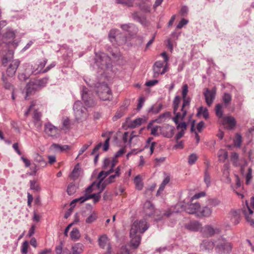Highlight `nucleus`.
<instances>
[{
    "label": "nucleus",
    "mask_w": 254,
    "mask_h": 254,
    "mask_svg": "<svg viewBox=\"0 0 254 254\" xmlns=\"http://www.w3.org/2000/svg\"><path fill=\"white\" fill-rule=\"evenodd\" d=\"M34 166H32L30 168L31 172L29 173V175L31 176L35 175L37 173L38 170L40 169V166H39L38 164L36 163H33Z\"/></svg>",
    "instance_id": "obj_47"
},
{
    "label": "nucleus",
    "mask_w": 254,
    "mask_h": 254,
    "mask_svg": "<svg viewBox=\"0 0 254 254\" xmlns=\"http://www.w3.org/2000/svg\"><path fill=\"white\" fill-rule=\"evenodd\" d=\"M252 178V169L251 168H249L248 169V172L246 175V184H249L250 181L251 180Z\"/></svg>",
    "instance_id": "obj_57"
},
{
    "label": "nucleus",
    "mask_w": 254,
    "mask_h": 254,
    "mask_svg": "<svg viewBox=\"0 0 254 254\" xmlns=\"http://www.w3.org/2000/svg\"><path fill=\"white\" fill-rule=\"evenodd\" d=\"M220 203V200L216 198L209 199L207 201V205L210 207H215Z\"/></svg>",
    "instance_id": "obj_41"
},
{
    "label": "nucleus",
    "mask_w": 254,
    "mask_h": 254,
    "mask_svg": "<svg viewBox=\"0 0 254 254\" xmlns=\"http://www.w3.org/2000/svg\"><path fill=\"white\" fill-rule=\"evenodd\" d=\"M181 97L179 96H175L174 100H173V112L174 113H176L178 111L179 104L181 102Z\"/></svg>",
    "instance_id": "obj_35"
},
{
    "label": "nucleus",
    "mask_w": 254,
    "mask_h": 254,
    "mask_svg": "<svg viewBox=\"0 0 254 254\" xmlns=\"http://www.w3.org/2000/svg\"><path fill=\"white\" fill-rule=\"evenodd\" d=\"M160 127L156 126L151 128V134L154 136H158L159 135L158 133V129Z\"/></svg>",
    "instance_id": "obj_62"
},
{
    "label": "nucleus",
    "mask_w": 254,
    "mask_h": 254,
    "mask_svg": "<svg viewBox=\"0 0 254 254\" xmlns=\"http://www.w3.org/2000/svg\"><path fill=\"white\" fill-rule=\"evenodd\" d=\"M188 23V20L183 18L178 24V25H177L176 28H178V29H181L184 25H186Z\"/></svg>",
    "instance_id": "obj_58"
},
{
    "label": "nucleus",
    "mask_w": 254,
    "mask_h": 254,
    "mask_svg": "<svg viewBox=\"0 0 254 254\" xmlns=\"http://www.w3.org/2000/svg\"><path fill=\"white\" fill-rule=\"evenodd\" d=\"M199 209V214H198V215H200L201 216L209 217L212 213V209L208 205L203 207L202 208H200Z\"/></svg>",
    "instance_id": "obj_19"
},
{
    "label": "nucleus",
    "mask_w": 254,
    "mask_h": 254,
    "mask_svg": "<svg viewBox=\"0 0 254 254\" xmlns=\"http://www.w3.org/2000/svg\"><path fill=\"white\" fill-rule=\"evenodd\" d=\"M97 218V216L95 212H93L90 216H89L85 220L86 223H92L94 222Z\"/></svg>",
    "instance_id": "obj_46"
},
{
    "label": "nucleus",
    "mask_w": 254,
    "mask_h": 254,
    "mask_svg": "<svg viewBox=\"0 0 254 254\" xmlns=\"http://www.w3.org/2000/svg\"><path fill=\"white\" fill-rule=\"evenodd\" d=\"M116 1L118 3L124 4L128 6H131L133 0H116Z\"/></svg>",
    "instance_id": "obj_49"
},
{
    "label": "nucleus",
    "mask_w": 254,
    "mask_h": 254,
    "mask_svg": "<svg viewBox=\"0 0 254 254\" xmlns=\"http://www.w3.org/2000/svg\"><path fill=\"white\" fill-rule=\"evenodd\" d=\"M95 65L103 71L108 70L112 67V63L110 58L106 54L101 53L96 54L95 58Z\"/></svg>",
    "instance_id": "obj_3"
},
{
    "label": "nucleus",
    "mask_w": 254,
    "mask_h": 254,
    "mask_svg": "<svg viewBox=\"0 0 254 254\" xmlns=\"http://www.w3.org/2000/svg\"><path fill=\"white\" fill-rule=\"evenodd\" d=\"M30 189L35 191H38L40 190L39 185L37 184L35 181H30Z\"/></svg>",
    "instance_id": "obj_48"
},
{
    "label": "nucleus",
    "mask_w": 254,
    "mask_h": 254,
    "mask_svg": "<svg viewBox=\"0 0 254 254\" xmlns=\"http://www.w3.org/2000/svg\"><path fill=\"white\" fill-rule=\"evenodd\" d=\"M218 156L219 161L224 162L228 158V152L223 150H220L218 153Z\"/></svg>",
    "instance_id": "obj_32"
},
{
    "label": "nucleus",
    "mask_w": 254,
    "mask_h": 254,
    "mask_svg": "<svg viewBox=\"0 0 254 254\" xmlns=\"http://www.w3.org/2000/svg\"><path fill=\"white\" fill-rule=\"evenodd\" d=\"M222 107L220 104H218L215 107V113L217 117L219 118H222L223 115V111L222 109Z\"/></svg>",
    "instance_id": "obj_38"
},
{
    "label": "nucleus",
    "mask_w": 254,
    "mask_h": 254,
    "mask_svg": "<svg viewBox=\"0 0 254 254\" xmlns=\"http://www.w3.org/2000/svg\"><path fill=\"white\" fill-rule=\"evenodd\" d=\"M114 172V169H110L108 171H101L98 175V177L97 178L98 179H103V180H104L105 179V178L108 176V175H109L110 174H111L112 173H113Z\"/></svg>",
    "instance_id": "obj_33"
},
{
    "label": "nucleus",
    "mask_w": 254,
    "mask_h": 254,
    "mask_svg": "<svg viewBox=\"0 0 254 254\" xmlns=\"http://www.w3.org/2000/svg\"><path fill=\"white\" fill-rule=\"evenodd\" d=\"M220 229L217 227H213L211 225H206L201 229V232L204 237H212L216 234L220 232Z\"/></svg>",
    "instance_id": "obj_9"
},
{
    "label": "nucleus",
    "mask_w": 254,
    "mask_h": 254,
    "mask_svg": "<svg viewBox=\"0 0 254 254\" xmlns=\"http://www.w3.org/2000/svg\"><path fill=\"white\" fill-rule=\"evenodd\" d=\"M20 63V62L17 59L13 60L10 62L6 69V74L8 76L12 77L15 75Z\"/></svg>",
    "instance_id": "obj_11"
},
{
    "label": "nucleus",
    "mask_w": 254,
    "mask_h": 254,
    "mask_svg": "<svg viewBox=\"0 0 254 254\" xmlns=\"http://www.w3.org/2000/svg\"><path fill=\"white\" fill-rule=\"evenodd\" d=\"M73 110L75 120L78 122H82L86 117V109L83 106L82 103L79 100L75 102Z\"/></svg>",
    "instance_id": "obj_4"
},
{
    "label": "nucleus",
    "mask_w": 254,
    "mask_h": 254,
    "mask_svg": "<svg viewBox=\"0 0 254 254\" xmlns=\"http://www.w3.org/2000/svg\"><path fill=\"white\" fill-rule=\"evenodd\" d=\"M83 251V245L81 243H76L72 247L71 254H80Z\"/></svg>",
    "instance_id": "obj_23"
},
{
    "label": "nucleus",
    "mask_w": 254,
    "mask_h": 254,
    "mask_svg": "<svg viewBox=\"0 0 254 254\" xmlns=\"http://www.w3.org/2000/svg\"><path fill=\"white\" fill-rule=\"evenodd\" d=\"M48 78L45 77L42 79H40L38 81V83L37 84V85H39L41 86H44L48 82Z\"/></svg>",
    "instance_id": "obj_61"
},
{
    "label": "nucleus",
    "mask_w": 254,
    "mask_h": 254,
    "mask_svg": "<svg viewBox=\"0 0 254 254\" xmlns=\"http://www.w3.org/2000/svg\"><path fill=\"white\" fill-rule=\"evenodd\" d=\"M183 99V103L182 105V107L181 108V111L183 112V116L182 118L184 119L187 115V111L184 109V108L186 106H189L190 102V98H187V97Z\"/></svg>",
    "instance_id": "obj_25"
},
{
    "label": "nucleus",
    "mask_w": 254,
    "mask_h": 254,
    "mask_svg": "<svg viewBox=\"0 0 254 254\" xmlns=\"http://www.w3.org/2000/svg\"><path fill=\"white\" fill-rule=\"evenodd\" d=\"M185 228L190 231L197 232L201 230L202 225L197 221H191L185 225Z\"/></svg>",
    "instance_id": "obj_12"
},
{
    "label": "nucleus",
    "mask_w": 254,
    "mask_h": 254,
    "mask_svg": "<svg viewBox=\"0 0 254 254\" xmlns=\"http://www.w3.org/2000/svg\"><path fill=\"white\" fill-rule=\"evenodd\" d=\"M28 247V243L27 241H24L21 246V253L22 254H27V249Z\"/></svg>",
    "instance_id": "obj_53"
},
{
    "label": "nucleus",
    "mask_w": 254,
    "mask_h": 254,
    "mask_svg": "<svg viewBox=\"0 0 254 254\" xmlns=\"http://www.w3.org/2000/svg\"><path fill=\"white\" fill-rule=\"evenodd\" d=\"M203 94L207 105L209 107L211 106L215 99L216 94V87H214L211 89L205 88Z\"/></svg>",
    "instance_id": "obj_8"
},
{
    "label": "nucleus",
    "mask_w": 254,
    "mask_h": 254,
    "mask_svg": "<svg viewBox=\"0 0 254 254\" xmlns=\"http://www.w3.org/2000/svg\"><path fill=\"white\" fill-rule=\"evenodd\" d=\"M231 220L235 225L238 224L240 220V211L234 210L231 212Z\"/></svg>",
    "instance_id": "obj_22"
},
{
    "label": "nucleus",
    "mask_w": 254,
    "mask_h": 254,
    "mask_svg": "<svg viewBox=\"0 0 254 254\" xmlns=\"http://www.w3.org/2000/svg\"><path fill=\"white\" fill-rule=\"evenodd\" d=\"M204 181L206 185V186L207 187H208L210 185L211 180H210V174L208 173L207 169H206L205 170Z\"/></svg>",
    "instance_id": "obj_45"
},
{
    "label": "nucleus",
    "mask_w": 254,
    "mask_h": 254,
    "mask_svg": "<svg viewBox=\"0 0 254 254\" xmlns=\"http://www.w3.org/2000/svg\"><path fill=\"white\" fill-rule=\"evenodd\" d=\"M242 141V137L241 135L239 133H237L235 135V138L234 139V144L235 146L237 147H240L241 146Z\"/></svg>",
    "instance_id": "obj_34"
},
{
    "label": "nucleus",
    "mask_w": 254,
    "mask_h": 254,
    "mask_svg": "<svg viewBox=\"0 0 254 254\" xmlns=\"http://www.w3.org/2000/svg\"><path fill=\"white\" fill-rule=\"evenodd\" d=\"M51 147L55 151L60 152L70 149V146L69 145H61L57 143L52 144Z\"/></svg>",
    "instance_id": "obj_20"
},
{
    "label": "nucleus",
    "mask_w": 254,
    "mask_h": 254,
    "mask_svg": "<svg viewBox=\"0 0 254 254\" xmlns=\"http://www.w3.org/2000/svg\"><path fill=\"white\" fill-rule=\"evenodd\" d=\"M143 120L142 118H139L135 119L130 125L131 128H135L137 126H140L143 122Z\"/></svg>",
    "instance_id": "obj_42"
},
{
    "label": "nucleus",
    "mask_w": 254,
    "mask_h": 254,
    "mask_svg": "<svg viewBox=\"0 0 254 254\" xmlns=\"http://www.w3.org/2000/svg\"><path fill=\"white\" fill-rule=\"evenodd\" d=\"M188 93V86L187 84H184L182 87V97L185 98L187 97Z\"/></svg>",
    "instance_id": "obj_56"
},
{
    "label": "nucleus",
    "mask_w": 254,
    "mask_h": 254,
    "mask_svg": "<svg viewBox=\"0 0 254 254\" xmlns=\"http://www.w3.org/2000/svg\"><path fill=\"white\" fill-rule=\"evenodd\" d=\"M215 250L217 253L220 254L229 253L232 250L230 243L223 238H219L216 241Z\"/></svg>",
    "instance_id": "obj_5"
},
{
    "label": "nucleus",
    "mask_w": 254,
    "mask_h": 254,
    "mask_svg": "<svg viewBox=\"0 0 254 254\" xmlns=\"http://www.w3.org/2000/svg\"><path fill=\"white\" fill-rule=\"evenodd\" d=\"M34 161V163H36L38 164L39 166H40V168L45 167L47 165V163L45 160L39 154H36Z\"/></svg>",
    "instance_id": "obj_18"
},
{
    "label": "nucleus",
    "mask_w": 254,
    "mask_h": 254,
    "mask_svg": "<svg viewBox=\"0 0 254 254\" xmlns=\"http://www.w3.org/2000/svg\"><path fill=\"white\" fill-rule=\"evenodd\" d=\"M231 160L233 162L234 164H236L238 162L239 158V155L236 152H232L231 156Z\"/></svg>",
    "instance_id": "obj_59"
},
{
    "label": "nucleus",
    "mask_w": 254,
    "mask_h": 254,
    "mask_svg": "<svg viewBox=\"0 0 254 254\" xmlns=\"http://www.w3.org/2000/svg\"><path fill=\"white\" fill-rule=\"evenodd\" d=\"M15 35L14 31L10 28L7 29L3 35V38L5 39L4 42L10 48H15L18 45V42L16 40H13Z\"/></svg>",
    "instance_id": "obj_6"
},
{
    "label": "nucleus",
    "mask_w": 254,
    "mask_h": 254,
    "mask_svg": "<svg viewBox=\"0 0 254 254\" xmlns=\"http://www.w3.org/2000/svg\"><path fill=\"white\" fill-rule=\"evenodd\" d=\"M201 114H202L203 115V117L205 119H207L209 117V114H208L207 109L205 107H203V106L200 107L198 109V111H197L196 115H197V116H199Z\"/></svg>",
    "instance_id": "obj_29"
},
{
    "label": "nucleus",
    "mask_w": 254,
    "mask_h": 254,
    "mask_svg": "<svg viewBox=\"0 0 254 254\" xmlns=\"http://www.w3.org/2000/svg\"><path fill=\"white\" fill-rule=\"evenodd\" d=\"M121 28L127 32L130 35H133L137 32V28L133 24H125L121 25Z\"/></svg>",
    "instance_id": "obj_15"
},
{
    "label": "nucleus",
    "mask_w": 254,
    "mask_h": 254,
    "mask_svg": "<svg viewBox=\"0 0 254 254\" xmlns=\"http://www.w3.org/2000/svg\"><path fill=\"white\" fill-rule=\"evenodd\" d=\"M56 65V63L55 62H53L52 63H51L50 65L47 66L46 68L45 69H43L42 71L41 70H39L37 72H36L35 74L37 73L38 72H41V73H46L49 70H50L51 68L55 67Z\"/></svg>",
    "instance_id": "obj_52"
},
{
    "label": "nucleus",
    "mask_w": 254,
    "mask_h": 254,
    "mask_svg": "<svg viewBox=\"0 0 254 254\" xmlns=\"http://www.w3.org/2000/svg\"><path fill=\"white\" fill-rule=\"evenodd\" d=\"M205 195V192L204 191H201L199 193H196L191 198L190 201H192L194 199H197L201 197L204 196Z\"/></svg>",
    "instance_id": "obj_60"
},
{
    "label": "nucleus",
    "mask_w": 254,
    "mask_h": 254,
    "mask_svg": "<svg viewBox=\"0 0 254 254\" xmlns=\"http://www.w3.org/2000/svg\"><path fill=\"white\" fill-rule=\"evenodd\" d=\"M216 247V242L210 241L208 240H204L200 245V247L202 250L210 251Z\"/></svg>",
    "instance_id": "obj_17"
},
{
    "label": "nucleus",
    "mask_w": 254,
    "mask_h": 254,
    "mask_svg": "<svg viewBox=\"0 0 254 254\" xmlns=\"http://www.w3.org/2000/svg\"><path fill=\"white\" fill-rule=\"evenodd\" d=\"M149 228L145 219L135 221L132 224L130 230V244L134 249H136L139 245L141 241L140 234H143Z\"/></svg>",
    "instance_id": "obj_1"
},
{
    "label": "nucleus",
    "mask_w": 254,
    "mask_h": 254,
    "mask_svg": "<svg viewBox=\"0 0 254 254\" xmlns=\"http://www.w3.org/2000/svg\"><path fill=\"white\" fill-rule=\"evenodd\" d=\"M99 180V181L97 184V187L100 190L99 192L101 193L109 184L107 183L106 180L104 182H103L104 181L103 179Z\"/></svg>",
    "instance_id": "obj_31"
},
{
    "label": "nucleus",
    "mask_w": 254,
    "mask_h": 254,
    "mask_svg": "<svg viewBox=\"0 0 254 254\" xmlns=\"http://www.w3.org/2000/svg\"><path fill=\"white\" fill-rule=\"evenodd\" d=\"M77 188L78 187L74 184L72 183H70L67 188V193L69 195L73 194L76 192Z\"/></svg>",
    "instance_id": "obj_30"
},
{
    "label": "nucleus",
    "mask_w": 254,
    "mask_h": 254,
    "mask_svg": "<svg viewBox=\"0 0 254 254\" xmlns=\"http://www.w3.org/2000/svg\"><path fill=\"white\" fill-rule=\"evenodd\" d=\"M198 157L195 153H192L188 157V163L190 165H192L194 164L195 161L197 160Z\"/></svg>",
    "instance_id": "obj_44"
},
{
    "label": "nucleus",
    "mask_w": 254,
    "mask_h": 254,
    "mask_svg": "<svg viewBox=\"0 0 254 254\" xmlns=\"http://www.w3.org/2000/svg\"><path fill=\"white\" fill-rule=\"evenodd\" d=\"M63 242H60V244L57 246L55 248V252L57 254H64V252H63Z\"/></svg>",
    "instance_id": "obj_50"
},
{
    "label": "nucleus",
    "mask_w": 254,
    "mask_h": 254,
    "mask_svg": "<svg viewBox=\"0 0 254 254\" xmlns=\"http://www.w3.org/2000/svg\"><path fill=\"white\" fill-rule=\"evenodd\" d=\"M145 99L143 97H140L138 99V103L137 106L136 110H140L142 107L144 103Z\"/></svg>",
    "instance_id": "obj_55"
},
{
    "label": "nucleus",
    "mask_w": 254,
    "mask_h": 254,
    "mask_svg": "<svg viewBox=\"0 0 254 254\" xmlns=\"http://www.w3.org/2000/svg\"><path fill=\"white\" fill-rule=\"evenodd\" d=\"M101 197V193L98 192L96 193H93L90 195H88V199L93 198L94 203H96L99 201Z\"/></svg>",
    "instance_id": "obj_43"
},
{
    "label": "nucleus",
    "mask_w": 254,
    "mask_h": 254,
    "mask_svg": "<svg viewBox=\"0 0 254 254\" xmlns=\"http://www.w3.org/2000/svg\"><path fill=\"white\" fill-rule=\"evenodd\" d=\"M200 209V204L197 202L191 203L185 206L184 210L189 214H194Z\"/></svg>",
    "instance_id": "obj_16"
},
{
    "label": "nucleus",
    "mask_w": 254,
    "mask_h": 254,
    "mask_svg": "<svg viewBox=\"0 0 254 254\" xmlns=\"http://www.w3.org/2000/svg\"><path fill=\"white\" fill-rule=\"evenodd\" d=\"M37 86V85L36 84L32 82H29L27 84L26 89V96L25 97V99H27V97L32 94V93L36 88Z\"/></svg>",
    "instance_id": "obj_21"
},
{
    "label": "nucleus",
    "mask_w": 254,
    "mask_h": 254,
    "mask_svg": "<svg viewBox=\"0 0 254 254\" xmlns=\"http://www.w3.org/2000/svg\"><path fill=\"white\" fill-rule=\"evenodd\" d=\"M81 97L85 105L87 107H93L96 104L93 95L88 92V89L83 87L82 90Z\"/></svg>",
    "instance_id": "obj_7"
},
{
    "label": "nucleus",
    "mask_w": 254,
    "mask_h": 254,
    "mask_svg": "<svg viewBox=\"0 0 254 254\" xmlns=\"http://www.w3.org/2000/svg\"><path fill=\"white\" fill-rule=\"evenodd\" d=\"M167 131L164 133V136L168 138H171L173 136L175 133V127L172 126L168 125L166 127Z\"/></svg>",
    "instance_id": "obj_26"
},
{
    "label": "nucleus",
    "mask_w": 254,
    "mask_h": 254,
    "mask_svg": "<svg viewBox=\"0 0 254 254\" xmlns=\"http://www.w3.org/2000/svg\"><path fill=\"white\" fill-rule=\"evenodd\" d=\"M2 80L3 83L4 87L5 89L10 90H13V85L7 81L6 78L4 76L3 73L2 74Z\"/></svg>",
    "instance_id": "obj_37"
},
{
    "label": "nucleus",
    "mask_w": 254,
    "mask_h": 254,
    "mask_svg": "<svg viewBox=\"0 0 254 254\" xmlns=\"http://www.w3.org/2000/svg\"><path fill=\"white\" fill-rule=\"evenodd\" d=\"M162 104H160L157 106L155 107V106L153 105L148 110V113H152L154 114H156L158 113L162 109Z\"/></svg>",
    "instance_id": "obj_39"
},
{
    "label": "nucleus",
    "mask_w": 254,
    "mask_h": 254,
    "mask_svg": "<svg viewBox=\"0 0 254 254\" xmlns=\"http://www.w3.org/2000/svg\"><path fill=\"white\" fill-rule=\"evenodd\" d=\"M118 33L119 31L118 30H111L110 31L108 35L110 41L113 43H114L115 42H116L118 45L125 44L126 42V38L124 37L121 39H119Z\"/></svg>",
    "instance_id": "obj_10"
},
{
    "label": "nucleus",
    "mask_w": 254,
    "mask_h": 254,
    "mask_svg": "<svg viewBox=\"0 0 254 254\" xmlns=\"http://www.w3.org/2000/svg\"><path fill=\"white\" fill-rule=\"evenodd\" d=\"M124 114V112L121 110L117 112L115 116L113 117V120L114 121H116L117 120L123 117Z\"/></svg>",
    "instance_id": "obj_54"
},
{
    "label": "nucleus",
    "mask_w": 254,
    "mask_h": 254,
    "mask_svg": "<svg viewBox=\"0 0 254 254\" xmlns=\"http://www.w3.org/2000/svg\"><path fill=\"white\" fill-rule=\"evenodd\" d=\"M70 236L72 240L76 241L80 237V234L77 228H73L70 232Z\"/></svg>",
    "instance_id": "obj_28"
},
{
    "label": "nucleus",
    "mask_w": 254,
    "mask_h": 254,
    "mask_svg": "<svg viewBox=\"0 0 254 254\" xmlns=\"http://www.w3.org/2000/svg\"><path fill=\"white\" fill-rule=\"evenodd\" d=\"M89 85L96 89V92L101 100H109L112 97L111 90L105 82L93 83Z\"/></svg>",
    "instance_id": "obj_2"
},
{
    "label": "nucleus",
    "mask_w": 254,
    "mask_h": 254,
    "mask_svg": "<svg viewBox=\"0 0 254 254\" xmlns=\"http://www.w3.org/2000/svg\"><path fill=\"white\" fill-rule=\"evenodd\" d=\"M45 131L49 136H56L58 132V129L51 123H48L45 125Z\"/></svg>",
    "instance_id": "obj_14"
},
{
    "label": "nucleus",
    "mask_w": 254,
    "mask_h": 254,
    "mask_svg": "<svg viewBox=\"0 0 254 254\" xmlns=\"http://www.w3.org/2000/svg\"><path fill=\"white\" fill-rule=\"evenodd\" d=\"M99 245L101 248L104 249L107 242V237L106 235L101 236L98 240Z\"/></svg>",
    "instance_id": "obj_40"
},
{
    "label": "nucleus",
    "mask_w": 254,
    "mask_h": 254,
    "mask_svg": "<svg viewBox=\"0 0 254 254\" xmlns=\"http://www.w3.org/2000/svg\"><path fill=\"white\" fill-rule=\"evenodd\" d=\"M222 123L223 125H227V129L231 130L235 127L236 121L235 118L232 116H225L222 118Z\"/></svg>",
    "instance_id": "obj_13"
},
{
    "label": "nucleus",
    "mask_w": 254,
    "mask_h": 254,
    "mask_svg": "<svg viewBox=\"0 0 254 254\" xmlns=\"http://www.w3.org/2000/svg\"><path fill=\"white\" fill-rule=\"evenodd\" d=\"M80 173V168L79 164H77L74 166V169L70 174L69 177L73 180H75L79 177Z\"/></svg>",
    "instance_id": "obj_24"
},
{
    "label": "nucleus",
    "mask_w": 254,
    "mask_h": 254,
    "mask_svg": "<svg viewBox=\"0 0 254 254\" xmlns=\"http://www.w3.org/2000/svg\"><path fill=\"white\" fill-rule=\"evenodd\" d=\"M134 182L136 185V187L138 190H141L142 189L143 185L142 180L139 176H137L135 177Z\"/></svg>",
    "instance_id": "obj_36"
},
{
    "label": "nucleus",
    "mask_w": 254,
    "mask_h": 254,
    "mask_svg": "<svg viewBox=\"0 0 254 254\" xmlns=\"http://www.w3.org/2000/svg\"><path fill=\"white\" fill-rule=\"evenodd\" d=\"M222 100L225 107H227L232 101V96L228 93H224L222 96Z\"/></svg>",
    "instance_id": "obj_27"
},
{
    "label": "nucleus",
    "mask_w": 254,
    "mask_h": 254,
    "mask_svg": "<svg viewBox=\"0 0 254 254\" xmlns=\"http://www.w3.org/2000/svg\"><path fill=\"white\" fill-rule=\"evenodd\" d=\"M244 213L245 214L246 216V220L248 222H249L250 224V225L252 226H254V219L252 218L249 216L247 215L246 214V211H244Z\"/></svg>",
    "instance_id": "obj_64"
},
{
    "label": "nucleus",
    "mask_w": 254,
    "mask_h": 254,
    "mask_svg": "<svg viewBox=\"0 0 254 254\" xmlns=\"http://www.w3.org/2000/svg\"><path fill=\"white\" fill-rule=\"evenodd\" d=\"M179 211H175L172 209V208H170L168 209L164 214V215L166 216L167 217H170L171 216L174 215L175 214L178 213Z\"/></svg>",
    "instance_id": "obj_51"
},
{
    "label": "nucleus",
    "mask_w": 254,
    "mask_h": 254,
    "mask_svg": "<svg viewBox=\"0 0 254 254\" xmlns=\"http://www.w3.org/2000/svg\"><path fill=\"white\" fill-rule=\"evenodd\" d=\"M47 59H44L43 60V61L41 62L39 65H38V68H40V70H41V71H42L43 68L45 67V66L46 65L47 63Z\"/></svg>",
    "instance_id": "obj_63"
}]
</instances>
